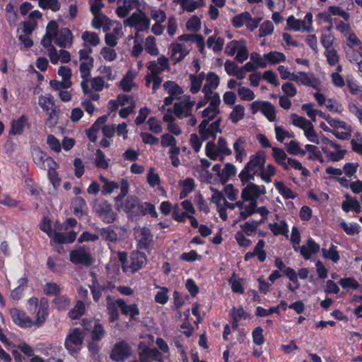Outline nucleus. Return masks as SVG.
Segmentation results:
<instances>
[{"label": "nucleus", "instance_id": "a19ab883", "mask_svg": "<svg viewBox=\"0 0 362 362\" xmlns=\"http://www.w3.org/2000/svg\"><path fill=\"white\" fill-rule=\"evenodd\" d=\"M275 174V167L272 164H269L266 167H263L261 172L259 173V176L265 182L269 183L272 181L271 177L274 176Z\"/></svg>", "mask_w": 362, "mask_h": 362}, {"label": "nucleus", "instance_id": "393cba45", "mask_svg": "<svg viewBox=\"0 0 362 362\" xmlns=\"http://www.w3.org/2000/svg\"><path fill=\"white\" fill-rule=\"evenodd\" d=\"M76 238V233L69 232L66 235L59 232L53 233V241L58 244L72 243Z\"/></svg>", "mask_w": 362, "mask_h": 362}, {"label": "nucleus", "instance_id": "a211bd4d", "mask_svg": "<svg viewBox=\"0 0 362 362\" xmlns=\"http://www.w3.org/2000/svg\"><path fill=\"white\" fill-rule=\"evenodd\" d=\"M141 207V202L139 200L136 196H129L124 202V206H122V209L125 212L130 213H139Z\"/></svg>", "mask_w": 362, "mask_h": 362}, {"label": "nucleus", "instance_id": "c756f323", "mask_svg": "<svg viewBox=\"0 0 362 362\" xmlns=\"http://www.w3.org/2000/svg\"><path fill=\"white\" fill-rule=\"evenodd\" d=\"M163 88L168 95L177 98L183 93L182 89L175 81H168L165 82L163 83Z\"/></svg>", "mask_w": 362, "mask_h": 362}, {"label": "nucleus", "instance_id": "c85d7f7f", "mask_svg": "<svg viewBox=\"0 0 362 362\" xmlns=\"http://www.w3.org/2000/svg\"><path fill=\"white\" fill-rule=\"evenodd\" d=\"M272 151L273 157L276 161L282 165L285 170H288V165L286 163V160L288 158H287V155L285 151L283 149L277 147H272Z\"/></svg>", "mask_w": 362, "mask_h": 362}, {"label": "nucleus", "instance_id": "864d4df0", "mask_svg": "<svg viewBox=\"0 0 362 362\" xmlns=\"http://www.w3.org/2000/svg\"><path fill=\"white\" fill-rule=\"evenodd\" d=\"M97 229L100 232V235L104 240H110L111 242H115L117 240V233L110 227Z\"/></svg>", "mask_w": 362, "mask_h": 362}, {"label": "nucleus", "instance_id": "6e6d98bb", "mask_svg": "<svg viewBox=\"0 0 362 362\" xmlns=\"http://www.w3.org/2000/svg\"><path fill=\"white\" fill-rule=\"evenodd\" d=\"M245 41L244 40H233L228 42L226 47V53L230 56H233L240 47V45H243Z\"/></svg>", "mask_w": 362, "mask_h": 362}, {"label": "nucleus", "instance_id": "9d476101", "mask_svg": "<svg viewBox=\"0 0 362 362\" xmlns=\"http://www.w3.org/2000/svg\"><path fill=\"white\" fill-rule=\"evenodd\" d=\"M135 237L139 249H147L153 241V235L146 227L139 228L135 230Z\"/></svg>", "mask_w": 362, "mask_h": 362}, {"label": "nucleus", "instance_id": "a18cd8bd", "mask_svg": "<svg viewBox=\"0 0 362 362\" xmlns=\"http://www.w3.org/2000/svg\"><path fill=\"white\" fill-rule=\"evenodd\" d=\"M5 10H6V18H7L9 24L11 25H15L16 22L18 13L15 8L14 5L12 3L9 2L6 6Z\"/></svg>", "mask_w": 362, "mask_h": 362}, {"label": "nucleus", "instance_id": "bf43d9fd", "mask_svg": "<svg viewBox=\"0 0 362 362\" xmlns=\"http://www.w3.org/2000/svg\"><path fill=\"white\" fill-rule=\"evenodd\" d=\"M39 5L43 8H49L53 11L60 9V4L58 0H39Z\"/></svg>", "mask_w": 362, "mask_h": 362}, {"label": "nucleus", "instance_id": "6ab92c4d", "mask_svg": "<svg viewBox=\"0 0 362 362\" xmlns=\"http://www.w3.org/2000/svg\"><path fill=\"white\" fill-rule=\"evenodd\" d=\"M138 0H124L122 5L117 8L116 13L119 18H124L129 15L132 9L138 7Z\"/></svg>", "mask_w": 362, "mask_h": 362}, {"label": "nucleus", "instance_id": "ea45409f", "mask_svg": "<svg viewBox=\"0 0 362 362\" xmlns=\"http://www.w3.org/2000/svg\"><path fill=\"white\" fill-rule=\"evenodd\" d=\"M120 187V194L115 197V206L117 210H120L122 207V204H119V202H121L124 197L127 194L128 189H129V184L126 180H122L121 182V184L119 185Z\"/></svg>", "mask_w": 362, "mask_h": 362}, {"label": "nucleus", "instance_id": "13d9d810", "mask_svg": "<svg viewBox=\"0 0 362 362\" xmlns=\"http://www.w3.org/2000/svg\"><path fill=\"white\" fill-rule=\"evenodd\" d=\"M54 305L58 310H65L70 305V300L66 296H58L53 300Z\"/></svg>", "mask_w": 362, "mask_h": 362}, {"label": "nucleus", "instance_id": "58836bf2", "mask_svg": "<svg viewBox=\"0 0 362 362\" xmlns=\"http://www.w3.org/2000/svg\"><path fill=\"white\" fill-rule=\"evenodd\" d=\"M145 49L152 56H157L159 54L158 48L156 44V38L153 36H148L146 38Z\"/></svg>", "mask_w": 362, "mask_h": 362}, {"label": "nucleus", "instance_id": "dca6fc26", "mask_svg": "<svg viewBox=\"0 0 362 362\" xmlns=\"http://www.w3.org/2000/svg\"><path fill=\"white\" fill-rule=\"evenodd\" d=\"M11 315L13 322L21 327H30L32 325V321L28 316L24 312L21 311L17 308H13L11 310Z\"/></svg>", "mask_w": 362, "mask_h": 362}, {"label": "nucleus", "instance_id": "4be33fe9", "mask_svg": "<svg viewBox=\"0 0 362 362\" xmlns=\"http://www.w3.org/2000/svg\"><path fill=\"white\" fill-rule=\"evenodd\" d=\"M160 353L156 349H145L139 354V362L158 361Z\"/></svg>", "mask_w": 362, "mask_h": 362}, {"label": "nucleus", "instance_id": "f8f14e48", "mask_svg": "<svg viewBox=\"0 0 362 362\" xmlns=\"http://www.w3.org/2000/svg\"><path fill=\"white\" fill-rule=\"evenodd\" d=\"M293 249L298 251L305 259L308 260L311 258L313 254H316L320 251V247L319 244L316 243L312 238H309L307 240L305 245L301 247L293 246Z\"/></svg>", "mask_w": 362, "mask_h": 362}, {"label": "nucleus", "instance_id": "7c9ffc66", "mask_svg": "<svg viewBox=\"0 0 362 362\" xmlns=\"http://www.w3.org/2000/svg\"><path fill=\"white\" fill-rule=\"evenodd\" d=\"M259 108L264 115L271 122L276 119L275 109L274 105L268 102L259 103Z\"/></svg>", "mask_w": 362, "mask_h": 362}, {"label": "nucleus", "instance_id": "c03bdc74", "mask_svg": "<svg viewBox=\"0 0 362 362\" xmlns=\"http://www.w3.org/2000/svg\"><path fill=\"white\" fill-rule=\"evenodd\" d=\"M146 86H150L152 83V89L155 93L160 86L163 78L157 75H146L145 76Z\"/></svg>", "mask_w": 362, "mask_h": 362}, {"label": "nucleus", "instance_id": "de8ad7c7", "mask_svg": "<svg viewBox=\"0 0 362 362\" xmlns=\"http://www.w3.org/2000/svg\"><path fill=\"white\" fill-rule=\"evenodd\" d=\"M117 302H109L107 304V311L108 320L110 322H114L119 319V314L117 308Z\"/></svg>", "mask_w": 362, "mask_h": 362}, {"label": "nucleus", "instance_id": "473e14b6", "mask_svg": "<svg viewBox=\"0 0 362 362\" xmlns=\"http://www.w3.org/2000/svg\"><path fill=\"white\" fill-rule=\"evenodd\" d=\"M93 18L91 23L92 26L95 29H100V28L109 24L110 19L103 14V12L92 13Z\"/></svg>", "mask_w": 362, "mask_h": 362}, {"label": "nucleus", "instance_id": "4d7b16f0", "mask_svg": "<svg viewBox=\"0 0 362 362\" xmlns=\"http://www.w3.org/2000/svg\"><path fill=\"white\" fill-rule=\"evenodd\" d=\"M325 55L329 65L335 66L339 62V57L337 51L334 48L326 50Z\"/></svg>", "mask_w": 362, "mask_h": 362}, {"label": "nucleus", "instance_id": "ddd939ff", "mask_svg": "<svg viewBox=\"0 0 362 362\" xmlns=\"http://www.w3.org/2000/svg\"><path fill=\"white\" fill-rule=\"evenodd\" d=\"M171 58L175 63L182 61L189 52L190 48L180 43H173L170 46Z\"/></svg>", "mask_w": 362, "mask_h": 362}, {"label": "nucleus", "instance_id": "09e8293b", "mask_svg": "<svg viewBox=\"0 0 362 362\" xmlns=\"http://www.w3.org/2000/svg\"><path fill=\"white\" fill-rule=\"evenodd\" d=\"M322 256L325 259H328L332 260L334 262H337L340 256L337 250H336V247L334 245H332L329 250H326L325 248L322 249Z\"/></svg>", "mask_w": 362, "mask_h": 362}, {"label": "nucleus", "instance_id": "052dcab7", "mask_svg": "<svg viewBox=\"0 0 362 362\" xmlns=\"http://www.w3.org/2000/svg\"><path fill=\"white\" fill-rule=\"evenodd\" d=\"M288 167L291 166L296 170H301V174L305 177L310 175V171L304 168L301 163L296 159L288 158L286 160Z\"/></svg>", "mask_w": 362, "mask_h": 362}, {"label": "nucleus", "instance_id": "412c9836", "mask_svg": "<svg viewBox=\"0 0 362 362\" xmlns=\"http://www.w3.org/2000/svg\"><path fill=\"white\" fill-rule=\"evenodd\" d=\"M28 125V119L25 115H21L18 119L11 123L10 134L13 135L21 134L24 127Z\"/></svg>", "mask_w": 362, "mask_h": 362}, {"label": "nucleus", "instance_id": "5701e85b", "mask_svg": "<svg viewBox=\"0 0 362 362\" xmlns=\"http://www.w3.org/2000/svg\"><path fill=\"white\" fill-rule=\"evenodd\" d=\"M287 30H294L296 31L307 30L310 31V28L306 27L305 21L298 20L294 18L293 16H290L287 18Z\"/></svg>", "mask_w": 362, "mask_h": 362}, {"label": "nucleus", "instance_id": "cd10ccee", "mask_svg": "<svg viewBox=\"0 0 362 362\" xmlns=\"http://www.w3.org/2000/svg\"><path fill=\"white\" fill-rule=\"evenodd\" d=\"M346 200L344 201L341 204L342 209L348 212L349 210H353L356 213H359L361 211V205L359 202L354 198H351L349 195H346Z\"/></svg>", "mask_w": 362, "mask_h": 362}, {"label": "nucleus", "instance_id": "774afa93", "mask_svg": "<svg viewBox=\"0 0 362 362\" xmlns=\"http://www.w3.org/2000/svg\"><path fill=\"white\" fill-rule=\"evenodd\" d=\"M188 30L197 32L201 28V21L197 16H192L186 24Z\"/></svg>", "mask_w": 362, "mask_h": 362}, {"label": "nucleus", "instance_id": "4c0bfd02", "mask_svg": "<svg viewBox=\"0 0 362 362\" xmlns=\"http://www.w3.org/2000/svg\"><path fill=\"white\" fill-rule=\"evenodd\" d=\"M264 58L272 64H279L286 60V56L283 53L276 51L264 54Z\"/></svg>", "mask_w": 362, "mask_h": 362}, {"label": "nucleus", "instance_id": "3c124183", "mask_svg": "<svg viewBox=\"0 0 362 362\" xmlns=\"http://www.w3.org/2000/svg\"><path fill=\"white\" fill-rule=\"evenodd\" d=\"M250 19V13L247 11L243 12L240 14L235 16L232 19V24L235 28H240L244 24H247V21Z\"/></svg>", "mask_w": 362, "mask_h": 362}, {"label": "nucleus", "instance_id": "e2e57ef3", "mask_svg": "<svg viewBox=\"0 0 362 362\" xmlns=\"http://www.w3.org/2000/svg\"><path fill=\"white\" fill-rule=\"evenodd\" d=\"M304 133L310 142L319 144L320 140L312 123L304 129Z\"/></svg>", "mask_w": 362, "mask_h": 362}, {"label": "nucleus", "instance_id": "2f4dec72", "mask_svg": "<svg viewBox=\"0 0 362 362\" xmlns=\"http://www.w3.org/2000/svg\"><path fill=\"white\" fill-rule=\"evenodd\" d=\"M300 75V83L305 86H310L315 88H317L318 80L315 78L313 73L299 72Z\"/></svg>", "mask_w": 362, "mask_h": 362}, {"label": "nucleus", "instance_id": "9b49d317", "mask_svg": "<svg viewBox=\"0 0 362 362\" xmlns=\"http://www.w3.org/2000/svg\"><path fill=\"white\" fill-rule=\"evenodd\" d=\"M264 193V188H260L259 186L254 183H248L242 190L241 197L244 201L257 202V199L262 194Z\"/></svg>", "mask_w": 362, "mask_h": 362}, {"label": "nucleus", "instance_id": "aec40b11", "mask_svg": "<svg viewBox=\"0 0 362 362\" xmlns=\"http://www.w3.org/2000/svg\"><path fill=\"white\" fill-rule=\"evenodd\" d=\"M147 262L144 253L140 252H134L131 256L130 267L133 272L139 270Z\"/></svg>", "mask_w": 362, "mask_h": 362}, {"label": "nucleus", "instance_id": "8fccbe9b", "mask_svg": "<svg viewBox=\"0 0 362 362\" xmlns=\"http://www.w3.org/2000/svg\"><path fill=\"white\" fill-rule=\"evenodd\" d=\"M74 213L76 215H82L86 207L85 200L81 197H76L72 202Z\"/></svg>", "mask_w": 362, "mask_h": 362}, {"label": "nucleus", "instance_id": "79ce46f5", "mask_svg": "<svg viewBox=\"0 0 362 362\" xmlns=\"http://www.w3.org/2000/svg\"><path fill=\"white\" fill-rule=\"evenodd\" d=\"M81 38L86 43H88L92 46H97L100 42L98 35L93 32L85 31L82 34Z\"/></svg>", "mask_w": 362, "mask_h": 362}, {"label": "nucleus", "instance_id": "f3484780", "mask_svg": "<svg viewBox=\"0 0 362 362\" xmlns=\"http://www.w3.org/2000/svg\"><path fill=\"white\" fill-rule=\"evenodd\" d=\"M53 39H54V37L45 35L41 40V45L47 49L51 62L54 64H57L58 58L57 57V49L52 44Z\"/></svg>", "mask_w": 362, "mask_h": 362}, {"label": "nucleus", "instance_id": "49530a36", "mask_svg": "<svg viewBox=\"0 0 362 362\" xmlns=\"http://www.w3.org/2000/svg\"><path fill=\"white\" fill-rule=\"evenodd\" d=\"M147 16L144 12L133 13L124 21V23L130 27H136L144 18Z\"/></svg>", "mask_w": 362, "mask_h": 362}, {"label": "nucleus", "instance_id": "f257e3e1", "mask_svg": "<svg viewBox=\"0 0 362 362\" xmlns=\"http://www.w3.org/2000/svg\"><path fill=\"white\" fill-rule=\"evenodd\" d=\"M266 162V158L263 153L257 152L250 157L249 162L247 163L243 170L239 174V177L243 184L254 180L255 176L259 175Z\"/></svg>", "mask_w": 362, "mask_h": 362}, {"label": "nucleus", "instance_id": "6e6552de", "mask_svg": "<svg viewBox=\"0 0 362 362\" xmlns=\"http://www.w3.org/2000/svg\"><path fill=\"white\" fill-rule=\"evenodd\" d=\"M69 256L71 262L75 264H81L86 267H90L93 262L91 254L84 248L72 250Z\"/></svg>", "mask_w": 362, "mask_h": 362}, {"label": "nucleus", "instance_id": "b1692460", "mask_svg": "<svg viewBox=\"0 0 362 362\" xmlns=\"http://www.w3.org/2000/svg\"><path fill=\"white\" fill-rule=\"evenodd\" d=\"M49 304L47 300L42 299L40 303L39 310L36 314L35 322L37 325H40L43 324L48 315Z\"/></svg>", "mask_w": 362, "mask_h": 362}, {"label": "nucleus", "instance_id": "1a4fd4ad", "mask_svg": "<svg viewBox=\"0 0 362 362\" xmlns=\"http://www.w3.org/2000/svg\"><path fill=\"white\" fill-rule=\"evenodd\" d=\"M96 214L103 221L107 223H113L117 217L111 204L107 202H104L98 206Z\"/></svg>", "mask_w": 362, "mask_h": 362}, {"label": "nucleus", "instance_id": "72a5a7b5", "mask_svg": "<svg viewBox=\"0 0 362 362\" xmlns=\"http://www.w3.org/2000/svg\"><path fill=\"white\" fill-rule=\"evenodd\" d=\"M274 185L278 192L286 199H293L296 197V194L293 192L290 188L286 187L281 181H275Z\"/></svg>", "mask_w": 362, "mask_h": 362}, {"label": "nucleus", "instance_id": "7ed1b4c3", "mask_svg": "<svg viewBox=\"0 0 362 362\" xmlns=\"http://www.w3.org/2000/svg\"><path fill=\"white\" fill-rule=\"evenodd\" d=\"M84 341V334L78 328L71 329L65 339L64 346L70 353L78 352Z\"/></svg>", "mask_w": 362, "mask_h": 362}, {"label": "nucleus", "instance_id": "603ef678", "mask_svg": "<svg viewBox=\"0 0 362 362\" xmlns=\"http://www.w3.org/2000/svg\"><path fill=\"white\" fill-rule=\"evenodd\" d=\"M95 165L102 169H107L109 166L108 160L100 149H97L95 152Z\"/></svg>", "mask_w": 362, "mask_h": 362}, {"label": "nucleus", "instance_id": "423d86ee", "mask_svg": "<svg viewBox=\"0 0 362 362\" xmlns=\"http://www.w3.org/2000/svg\"><path fill=\"white\" fill-rule=\"evenodd\" d=\"M132 350L125 341L117 343L112 350L110 358L115 362H122L132 355Z\"/></svg>", "mask_w": 362, "mask_h": 362}, {"label": "nucleus", "instance_id": "a878e982", "mask_svg": "<svg viewBox=\"0 0 362 362\" xmlns=\"http://www.w3.org/2000/svg\"><path fill=\"white\" fill-rule=\"evenodd\" d=\"M106 334L104 327L98 320L94 322V325L91 329L90 337L93 341H101Z\"/></svg>", "mask_w": 362, "mask_h": 362}, {"label": "nucleus", "instance_id": "bb28decb", "mask_svg": "<svg viewBox=\"0 0 362 362\" xmlns=\"http://www.w3.org/2000/svg\"><path fill=\"white\" fill-rule=\"evenodd\" d=\"M204 78L205 74L204 72L200 73L197 76L194 74L189 75V80L191 82L190 91L192 93L196 94L200 90L202 82Z\"/></svg>", "mask_w": 362, "mask_h": 362}, {"label": "nucleus", "instance_id": "0eeeda50", "mask_svg": "<svg viewBox=\"0 0 362 362\" xmlns=\"http://www.w3.org/2000/svg\"><path fill=\"white\" fill-rule=\"evenodd\" d=\"M169 67L168 59L162 55L157 60L151 61L146 64V68L148 71L146 75L160 76L163 71L169 69Z\"/></svg>", "mask_w": 362, "mask_h": 362}, {"label": "nucleus", "instance_id": "4468645a", "mask_svg": "<svg viewBox=\"0 0 362 362\" xmlns=\"http://www.w3.org/2000/svg\"><path fill=\"white\" fill-rule=\"evenodd\" d=\"M73 35L67 28H62L54 37L55 44L62 48L70 46L72 44Z\"/></svg>", "mask_w": 362, "mask_h": 362}, {"label": "nucleus", "instance_id": "f704fd0d", "mask_svg": "<svg viewBox=\"0 0 362 362\" xmlns=\"http://www.w3.org/2000/svg\"><path fill=\"white\" fill-rule=\"evenodd\" d=\"M269 228L274 235H286L288 232L287 223L284 220L279 223H269Z\"/></svg>", "mask_w": 362, "mask_h": 362}, {"label": "nucleus", "instance_id": "c9c22d12", "mask_svg": "<svg viewBox=\"0 0 362 362\" xmlns=\"http://www.w3.org/2000/svg\"><path fill=\"white\" fill-rule=\"evenodd\" d=\"M38 104L46 112L52 110L57 109L53 98L51 95L40 96L39 98Z\"/></svg>", "mask_w": 362, "mask_h": 362}, {"label": "nucleus", "instance_id": "69168bd1", "mask_svg": "<svg viewBox=\"0 0 362 362\" xmlns=\"http://www.w3.org/2000/svg\"><path fill=\"white\" fill-rule=\"evenodd\" d=\"M46 113L47 115V118L45 120V124L49 127H54L57 124L59 119L57 109L52 110Z\"/></svg>", "mask_w": 362, "mask_h": 362}, {"label": "nucleus", "instance_id": "5fc2aeb1", "mask_svg": "<svg viewBox=\"0 0 362 362\" xmlns=\"http://www.w3.org/2000/svg\"><path fill=\"white\" fill-rule=\"evenodd\" d=\"M86 306L83 301L78 300L74 308L69 313V317L72 319H77L85 312Z\"/></svg>", "mask_w": 362, "mask_h": 362}, {"label": "nucleus", "instance_id": "0e129e2a", "mask_svg": "<svg viewBox=\"0 0 362 362\" xmlns=\"http://www.w3.org/2000/svg\"><path fill=\"white\" fill-rule=\"evenodd\" d=\"M250 202V204L248 205L244 206L243 210L240 212V217L243 219H246L248 216L255 213L257 202Z\"/></svg>", "mask_w": 362, "mask_h": 362}, {"label": "nucleus", "instance_id": "e433bc0d", "mask_svg": "<svg viewBox=\"0 0 362 362\" xmlns=\"http://www.w3.org/2000/svg\"><path fill=\"white\" fill-rule=\"evenodd\" d=\"M236 173V169L233 164L227 163L224 168L221 171V182L226 183L231 176H234Z\"/></svg>", "mask_w": 362, "mask_h": 362}, {"label": "nucleus", "instance_id": "338daca9", "mask_svg": "<svg viewBox=\"0 0 362 362\" xmlns=\"http://www.w3.org/2000/svg\"><path fill=\"white\" fill-rule=\"evenodd\" d=\"M292 123L296 127H298L303 130L311 124L308 119L303 117L298 116L296 114L291 115Z\"/></svg>", "mask_w": 362, "mask_h": 362}, {"label": "nucleus", "instance_id": "20e7f679", "mask_svg": "<svg viewBox=\"0 0 362 362\" xmlns=\"http://www.w3.org/2000/svg\"><path fill=\"white\" fill-rule=\"evenodd\" d=\"M221 119L218 118L209 124V119H203L199 125V133L202 140L206 141L211 138L215 139L217 133H221Z\"/></svg>", "mask_w": 362, "mask_h": 362}, {"label": "nucleus", "instance_id": "f03ea898", "mask_svg": "<svg viewBox=\"0 0 362 362\" xmlns=\"http://www.w3.org/2000/svg\"><path fill=\"white\" fill-rule=\"evenodd\" d=\"M206 155L211 160H216L219 156L220 160L224 159V156L232 153L231 150L228 147V144L223 137H219L217 144L213 141H209L205 147Z\"/></svg>", "mask_w": 362, "mask_h": 362}, {"label": "nucleus", "instance_id": "39448f33", "mask_svg": "<svg viewBox=\"0 0 362 362\" xmlns=\"http://www.w3.org/2000/svg\"><path fill=\"white\" fill-rule=\"evenodd\" d=\"M32 156L35 163L40 168L46 170V168H56L57 164L47 154L43 152L39 148L33 149Z\"/></svg>", "mask_w": 362, "mask_h": 362}, {"label": "nucleus", "instance_id": "2eb2a0df", "mask_svg": "<svg viewBox=\"0 0 362 362\" xmlns=\"http://www.w3.org/2000/svg\"><path fill=\"white\" fill-rule=\"evenodd\" d=\"M117 305L119 308L122 315H129L132 320H136L139 315V309L136 304L127 305L124 299H117Z\"/></svg>", "mask_w": 362, "mask_h": 362}, {"label": "nucleus", "instance_id": "37998d69", "mask_svg": "<svg viewBox=\"0 0 362 362\" xmlns=\"http://www.w3.org/2000/svg\"><path fill=\"white\" fill-rule=\"evenodd\" d=\"M245 116V108L242 105H236L230 114V119L233 123H237Z\"/></svg>", "mask_w": 362, "mask_h": 362}, {"label": "nucleus", "instance_id": "680f3d73", "mask_svg": "<svg viewBox=\"0 0 362 362\" xmlns=\"http://www.w3.org/2000/svg\"><path fill=\"white\" fill-rule=\"evenodd\" d=\"M238 93L240 98L243 100L250 101L254 100L255 98L254 92L250 88L244 86L238 88Z\"/></svg>", "mask_w": 362, "mask_h": 362}]
</instances>
